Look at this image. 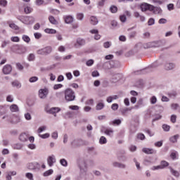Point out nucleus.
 Listing matches in <instances>:
<instances>
[{"label": "nucleus", "instance_id": "11", "mask_svg": "<svg viewBox=\"0 0 180 180\" xmlns=\"http://www.w3.org/2000/svg\"><path fill=\"white\" fill-rule=\"evenodd\" d=\"M2 71L5 75H8L11 74V72H12V65H4L2 69Z\"/></svg>", "mask_w": 180, "mask_h": 180}, {"label": "nucleus", "instance_id": "7", "mask_svg": "<svg viewBox=\"0 0 180 180\" xmlns=\"http://www.w3.org/2000/svg\"><path fill=\"white\" fill-rule=\"evenodd\" d=\"M27 168L31 171H39L40 169V165L37 162L29 163Z\"/></svg>", "mask_w": 180, "mask_h": 180}, {"label": "nucleus", "instance_id": "42", "mask_svg": "<svg viewBox=\"0 0 180 180\" xmlns=\"http://www.w3.org/2000/svg\"><path fill=\"white\" fill-rule=\"evenodd\" d=\"M117 158L120 161H122V162L127 161V157L126 155L118 156Z\"/></svg>", "mask_w": 180, "mask_h": 180}, {"label": "nucleus", "instance_id": "22", "mask_svg": "<svg viewBox=\"0 0 180 180\" xmlns=\"http://www.w3.org/2000/svg\"><path fill=\"white\" fill-rule=\"evenodd\" d=\"M179 139V134H176L174 136H172L169 138L170 143H173V144H175V143H178V139Z\"/></svg>", "mask_w": 180, "mask_h": 180}, {"label": "nucleus", "instance_id": "57", "mask_svg": "<svg viewBox=\"0 0 180 180\" xmlns=\"http://www.w3.org/2000/svg\"><path fill=\"white\" fill-rule=\"evenodd\" d=\"M167 20L165 18H160L158 20V23L159 25H165V23H167Z\"/></svg>", "mask_w": 180, "mask_h": 180}, {"label": "nucleus", "instance_id": "47", "mask_svg": "<svg viewBox=\"0 0 180 180\" xmlns=\"http://www.w3.org/2000/svg\"><path fill=\"white\" fill-rule=\"evenodd\" d=\"M110 11L112 13H116V12H117V7L115 6H111Z\"/></svg>", "mask_w": 180, "mask_h": 180}, {"label": "nucleus", "instance_id": "59", "mask_svg": "<svg viewBox=\"0 0 180 180\" xmlns=\"http://www.w3.org/2000/svg\"><path fill=\"white\" fill-rule=\"evenodd\" d=\"M69 109H71V110H79V106H78V105H70Z\"/></svg>", "mask_w": 180, "mask_h": 180}, {"label": "nucleus", "instance_id": "34", "mask_svg": "<svg viewBox=\"0 0 180 180\" xmlns=\"http://www.w3.org/2000/svg\"><path fill=\"white\" fill-rule=\"evenodd\" d=\"M24 12L27 15L29 13H32V12H33V8H32V7L30 6H26L24 8Z\"/></svg>", "mask_w": 180, "mask_h": 180}, {"label": "nucleus", "instance_id": "44", "mask_svg": "<svg viewBox=\"0 0 180 180\" xmlns=\"http://www.w3.org/2000/svg\"><path fill=\"white\" fill-rule=\"evenodd\" d=\"M176 155H178V152L175 150L172 152V153L170 154V157L173 160H176Z\"/></svg>", "mask_w": 180, "mask_h": 180}, {"label": "nucleus", "instance_id": "62", "mask_svg": "<svg viewBox=\"0 0 180 180\" xmlns=\"http://www.w3.org/2000/svg\"><path fill=\"white\" fill-rule=\"evenodd\" d=\"M6 101H7V102H10V103L13 102V96H12V95L7 96Z\"/></svg>", "mask_w": 180, "mask_h": 180}, {"label": "nucleus", "instance_id": "15", "mask_svg": "<svg viewBox=\"0 0 180 180\" xmlns=\"http://www.w3.org/2000/svg\"><path fill=\"white\" fill-rule=\"evenodd\" d=\"M56 162V156L51 155L47 158V164L49 167H53Z\"/></svg>", "mask_w": 180, "mask_h": 180}, {"label": "nucleus", "instance_id": "5", "mask_svg": "<svg viewBox=\"0 0 180 180\" xmlns=\"http://www.w3.org/2000/svg\"><path fill=\"white\" fill-rule=\"evenodd\" d=\"M127 18H131V12L129 11H125L124 12V14L120 16V20L122 23H124L127 20Z\"/></svg>", "mask_w": 180, "mask_h": 180}, {"label": "nucleus", "instance_id": "4", "mask_svg": "<svg viewBox=\"0 0 180 180\" xmlns=\"http://www.w3.org/2000/svg\"><path fill=\"white\" fill-rule=\"evenodd\" d=\"M39 98L40 99H46L49 95V89L47 88H44V89H40L39 90Z\"/></svg>", "mask_w": 180, "mask_h": 180}, {"label": "nucleus", "instance_id": "63", "mask_svg": "<svg viewBox=\"0 0 180 180\" xmlns=\"http://www.w3.org/2000/svg\"><path fill=\"white\" fill-rule=\"evenodd\" d=\"M111 109L113 110H117V109H119V104H117V103H113V104L111 105Z\"/></svg>", "mask_w": 180, "mask_h": 180}, {"label": "nucleus", "instance_id": "53", "mask_svg": "<svg viewBox=\"0 0 180 180\" xmlns=\"http://www.w3.org/2000/svg\"><path fill=\"white\" fill-rule=\"evenodd\" d=\"M137 139L139 140H145L146 139V136H144L143 134L140 133V134H137Z\"/></svg>", "mask_w": 180, "mask_h": 180}, {"label": "nucleus", "instance_id": "58", "mask_svg": "<svg viewBox=\"0 0 180 180\" xmlns=\"http://www.w3.org/2000/svg\"><path fill=\"white\" fill-rule=\"evenodd\" d=\"M94 60L90 59L86 61V65H87V67H91V65H94Z\"/></svg>", "mask_w": 180, "mask_h": 180}, {"label": "nucleus", "instance_id": "36", "mask_svg": "<svg viewBox=\"0 0 180 180\" xmlns=\"http://www.w3.org/2000/svg\"><path fill=\"white\" fill-rule=\"evenodd\" d=\"M50 13H52V15H60V11L58 9L54 8H49Z\"/></svg>", "mask_w": 180, "mask_h": 180}, {"label": "nucleus", "instance_id": "27", "mask_svg": "<svg viewBox=\"0 0 180 180\" xmlns=\"http://www.w3.org/2000/svg\"><path fill=\"white\" fill-rule=\"evenodd\" d=\"M17 54H23V53H26V48L23 46H17Z\"/></svg>", "mask_w": 180, "mask_h": 180}, {"label": "nucleus", "instance_id": "32", "mask_svg": "<svg viewBox=\"0 0 180 180\" xmlns=\"http://www.w3.org/2000/svg\"><path fill=\"white\" fill-rule=\"evenodd\" d=\"M168 165H169V163H168V162H167L165 160H162L160 162V167H161L162 169L167 168V167H168Z\"/></svg>", "mask_w": 180, "mask_h": 180}, {"label": "nucleus", "instance_id": "12", "mask_svg": "<svg viewBox=\"0 0 180 180\" xmlns=\"http://www.w3.org/2000/svg\"><path fill=\"white\" fill-rule=\"evenodd\" d=\"M150 12H153L154 15H162V9H161L160 7L154 6L153 5Z\"/></svg>", "mask_w": 180, "mask_h": 180}, {"label": "nucleus", "instance_id": "46", "mask_svg": "<svg viewBox=\"0 0 180 180\" xmlns=\"http://www.w3.org/2000/svg\"><path fill=\"white\" fill-rule=\"evenodd\" d=\"M148 47H158V44L156 41L148 43Z\"/></svg>", "mask_w": 180, "mask_h": 180}, {"label": "nucleus", "instance_id": "26", "mask_svg": "<svg viewBox=\"0 0 180 180\" xmlns=\"http://www.w3.org/2000/svg\"><path fill=\"white\" fill-rule=\"evenodd\" d=\"M10 110L12 112H19V107L18 106V105L16 104H12L10 106Z\"/></svg>", "mask_w": 180, "mask_h": 180}, {"label": "nucleus", "instance_id": "23", "mask_svg": "<svg viewBox=\"0 0 180 180\" xmlns=\"http://www.w3.org/2000/svg\"><path fill=\"white\" fill-rule=\"evenodd\" d=\"M11 85L13 88H17L18 89L22 88V84L18 80L12 82Z\"/></svg>", "mask_w": 180, "mask_h": 180}, {"label": "nucleus", "instance_id": "49", "mask_svg": "<svg viewBox=\"0 0 180 180\" xmlns=\"http://www.w3.org/2000/svg\"><path fill=\"white\" fill-rule=\"evenodd\" d=\"M39 136L41 139H49V137H50V134L46 133V134H39Z\"/></svg>", "mask_w": 180, "mask_h": 180}, {"label": "nucleus", "instance_id": "20", "mask_svg": "<svg viewBox=\"0 0 180 180\" xmlns=\"http://www.w3.org/2000/svg\"><path fill=\"white\" fill-rule=\"evenodd\" d=\"M133 109V108H122L120 110L121 114L122 115V116H127V113H129V112H131V110Z\"/></svg>", "mask_w": 180, "mask_h": 180}, {"label": "nucleus", "instance_id": "9", "mask_svg": "<svg viewBox=\"0 0 180 180\" xmlns=\"http://www.w3.org/2000/svg\"><path fill=\"white\" fill-rule=\"evenodd\" d=\"M165 70H166V71H171L172 70H174V68H175L176 65L175 63H171V62H166L165 63Z\"/></svg>", "mask_w": 180, "mask_h": 180}, {"label": "nucleus", "instance_id": "39", "mask_svg": "<svg viewBox=\"0 0 180 180\" xmlns=\"http://www.w3.org/2000/svg\"><path fill=\"white\" fill-rule=\"evenodd\" d=\"M122 123V121L120 120H115L112 122L110 123V124H113L114 126H119Z\"/></svg>", "mask_w": 180, "mask_h": 180}, {"label": "nucleus", "instance_id": "10", "mask_svg": "<svg viewBox=\"0 0 180 180\" xmlns=\"http://www.w3.org/2000/svg\"><path fill=\"white\" fill-rule=\"evenodd\" d=\"M112 166L114 168H120L121 169H126V167H127L125 164L116 162V161H114L112 162Z\"/></svg>", "mask_w": 180, "mask_h": 180}, {"label": "nucleus", "instance_id": "50", "mask_svg": "<svg viewBox=\"0 0 180 180\" xmlns=\"http://www.w3.org/2000/svg\"><path fill=\"white\" fill-rule=\"evenodd\" d=\"M84 19V13H79L77 14V20H82Z\"/></svg>", "mask_w": 180, "mask_h": 180}, {"label": "nucleus", "instance_id": "45", "mask_svg": "<svg viewBox=\"0 0 180 180\" xmlns=\"http://www.w3.org/2000/svg\"><path fill=\"white\" fill-rule=\"evenodd\" d=\"M37 81H39V77L36 76L32 77L29 79V82L31 83L37 82Z\"/></svg>", "mask_w": 180, "mask_h": 180}, {"label": "nucleus", "instance_id": "35", "mask_svg": "<svg viewBox=\"0 0 180 180\" xmlns=\"http://www.w3.org/2000/svg\"><path fill=\"white\" fill-rule=\"evenodd\" d=\"M45 32L49 33L50 34H56V33H57V31L56 30H53V29L46 28L45 30Z\"/></svg>", "mask_w": 180, "mask_h": 180}, {"label": "nucleus", "instance_id": "37", "mask_svg": "<svg viewBox=\"0 0 180 180\" xmlns=\"http://www.w3.org/2000/svg\"><path fill=\"white\" fill-rule=\"evenodd\" d=\"M169 169H170V172L174 175V176H179V172L178 171L174 170L172 169V167H169Z\"/></svg>", "mask_w": 180, "mask_h": 180}, {"label": "nucleus", "instance_id": "24", "mask_svg": "<svg viewBox=\"0 0 180 180\" xmlns=\"http://www.w3.org/2000/svg\"><path fill=\"white\" fill-rule=\"evenodd\" d=\"M120 78H122V75L120 74H115L114 75H112V78L111 79L112 82H117V81H119V79H120Z\"/></svg>", "mask_w": 180, "mask_h": 180}, {"label": "nucleus", "instance_id": "18", "mask_svg": "<svg viewBox=\"0 0 180 180\" xmlns=\"http://www.w3.org/2000/svg\"><path fill=\"white\" fill-rule=\"evenodd\" d=\"M19 140L22 143H25V141H27V140H29V134L26 133L21 134L19 136Z\"/></svg>", "mask_w": 180, "mask_h": 180}, {"label": "nucleus", "instance_id": "28", "mask_svg": "<svg viewBox=\"0 0 180 180\" xmlns=\"http://www.w3.org/2000/svg\"><path fill=\"white\" fill-rule=\"evenodd\" d=\"M99 21H98V18L95 16H91L90 17V23L93 25H98Z\"/></svg>", "mask_w": 180, "mask_h": 180}, {"label": "nucleus", "instance_id": "33", "mask_svg": "<svg viewBox=\"0 0 180 180\" xmlns=\"http://www.w3.org/2000/svg\"><path fill=\"white\" fill-rule=\"evenodd\" d=\"M53 172H54L53 169H50L44 172L43 174V176H50V175H53Z\"/></svg>", "mask_w": 180, "mask_h": 180}, {"label": "nucleus", "instance_id": "3", "mask_svg": "<svg viewBox=\"0 0 180 180\" xmlns=\"http://www.w3.org/2000/svg\"><path fill=\"white\" fill-rule=\"evenodd\" d=\"M18 20L24 23L25 25H33L34 23V18L32 16L20 17Z\"/></svg>", "mask_w": 180, "mask_h": 180}, {"label": "nucleus", "instance_id": "41", "mask_svg": "<svg viewBox=\"0 0 180 180\" xmlns=\"http://www.w3.org/2000/svg\"><path fill=\"white\" fill-rule=\"evenodd\" d=\"M9 27L13 29V30H19V27L15 23H9Z\"/></svg>", "mask_w": 180, "mask_h": 180}, {"label": "nucleus", "instance_id": "64", "mask_svg": "<svg viewBox=\"0 0 180 180\" xmlns=\"http://www.w3.org/2000/svg\"><path fill=\"white\" fill-rule=\"evenodd\" d=\"M25 176H26V178H27L28 179L33 180V174H32V173H27V174H25Z\"/></svg>", "mask_w": 180, "mask_h": 180}, {"label": "nucleus", "instance_id": "54", "mask_svg": "<svg viewBox=\"0 0 180 180\" xmlns=\"http://www.w3.org/2000/svg\"><path fill=\"white\" fill-rule=\"evenodd\" d=\"M155 23V20L154 18H150L148 21V26H153Z\"/></svg>", "mask_w": 180, "mask_h": 180}, {"label": "nucleus", "instance_id": "56", "mask_svg": "<svg viewBox=\"0 0 180 180\" xmlns=\"http://www.w3.org/2000/svg\"><path fill=\"white\" fill-rule=\"evenodd\" d=\"M46 129H47V127H46V126L40 127L37 130V133H39V134L42 133V131H44V130H46Z\"/></svg>", "mask_w": 180, "mask_h": 180}, {"label": "nucleus", "instance_id": "16", "mask_svg": "<svg viewBox=\"0 0 180 180\" xmlns=\"http://www.w3.org/2000/svg\"><path fill=\"white\" fill-rule=\"evenodd\" d=\"M142 152L145 154H157V150L153 148H143Z\"/></svg>", "mask_w": 180, "mask_h": 180}, {"label": "nucleus", "instance_id": "8", "mask_svg": "<svg viewBox=\"0 0 180 180\" xmlns=\"http://www.w3.org/2000/svg\"><path fill=\"white\" fill-rule=\"evenodd\" d=\"M103 67L104 70H110V68H115V62L110 60L103 63Z\"/></svg>", "mask_w": 180, "mask_h": 180}, {"label": "nucleus", "instance_id": "30", "mask_svg": "<svg viewBox=\"0 0 180 180\" xmlns=\"http://www.w3.org/2000/svg\"><path fill=\"white\" fill-rule=\"evenodd\" d=\"M105 108V103L103 102L98 103L96 105V110H102Z\"/></svg>", "mask_w": 180, "mask_h": 180}, {"label": "nucleus", "instance_id": "61", "mask_svg": "<svg viewBox=\"0 0 180 180\" xmlns=\"http://www.w3.org/2000/svg\"><path fill=\"white\" fill-rule=\"evenodd\" d=\"M110 46H112V43L109 42V41L104 42V44H103L104 49H109V47H110Z\"/></svg>", "mask_w": 180, "mask_h": 180}, {"label": "nucleus", "instance_id": "52", "mask_svg": "<svg viewBox=\"0 0 180 180\" xmlns=\"http://www.w3.org/2000/svg\"><path fill=\"white\" fill-rule=\"evenodd\" d=\"M60 163L63 165V167H67L68 165V163L65 159H61L60 160Z\"/></svg>", "mask_w": 180, "mask_h": 180}, {"label": "nucleus", "instance_id": "6", "mask_svg": "<svg viewBox=\"0 0 180 180\" xmlns=\"http://www.w3.org/2000/svg\"><path fill=\"white\" fill-rule=\"evenodd\" d=\"M141 12H147L149 11L150 12L151 9H153V5L148 4L147 3H142L140 5Z\"/></svg>", "mask_w": 180, "mask_h": 180}, {"label": "nucleus", "instance_id": "21", "mask_svg": "<svg viewBox=\"0 0 180 180\" xmlns=\"http://www.w3.org/2000/svg\"><path fill=\"white\" fill-rule=\"evenodd\" d=\"M113 133L114 131L112 128H106L104 130V134H106V136H108L109 137H113Z\"/></svg>", "mask_w": 180, "mask_h": 180}, {"label": "nucleus", "instance_id": "55", "mask_svg": "<svg viewBox=\"0 0 180 180\" xmlns=\"http://www.w3.org/2000/svg\"><path fill=\"white\" fill-rule=\"evenodd\" d=\"M170 122H172V123H176V115H171Z\"/></svg>", "mask_w": 180, "mask_h": 180}, {"label": "nucleus", "instance_id": "60", "mask_svg": "<svg viewBox=\"0 0 180 180\" xmlns=\"http://www.w3.org/2000/svg\"><path fill=\"white\" fill-rule=\"evenodd\" d=\"M162 129L165 131H169V129H171V127L165 124L162 125Z\"/></svg>", "mask_w": 180, "mask_h": 180}, {"label": "nucleus", "instance_id": "29", "mask_svg": "<svg viewBox=\"0 0 180 180\" xmlns=\"http://www.w3.org/2000/svg\"><path fill=\"white\" fill-rule=\"evenodd\" d=\"M49 20L50 23H51V25H58V21H57V20H56V18H54V16L53 15H50L49 17Z\"/></svg>", "mask_w": 180, "mask_h": 180}, {"label": "nucleus", "instance_id": "48", "mask_svg": "<svg viewBox=\"0 0 180 180\" xmlns=\"http://www.w3.org/2000/svg\"><path fill=\"white\" fill-rule=\"evenodd\" d=\"M22 40H24L25 43H30V37H29L27 35H22Z\"/></svg>", "mask_w": 180, "mask_h": 180}, {"label": "nucleus", "instance_id": "1", "mask_svg": "<svg viewBox=\"0 0 180 180\" xmlns=\"http://www.w3.org/2000/svg\"><path fill=\"white\" fill-rule=\"evenodd\" d=\"M77 166L79 169L80 176H84L86 174V169L88 168V165L86 164V160L84 158H80L78 160Z\"/></svg>", "mask_w": 180, "mask_h": 180}, {"label": "nucleus", "instance_id": "17", "mask_svg": "<svg viewBox=\"0 0 180 180\" xmlns=\"http://www.w3.org/2000/svg\"><path fill=\"white\" fill-rule=\"evenodd\" d=\"M63 20H65V23L70 25L74 22V17L72 15H64Z\"/></svg>", "mask_w": 180, "mask_h": 180}, {"label": "nucleus", "instance_id": "19", "mask_svg": "<svg viewBox=\"0 0 180 180\" xmlns=\"http://www.w3.org/2000/svg\"><path fill=\"white\" fill-rule=\"evenodd\" d=\"M85 39H82V38H78L76 41V44H75V47L77 49L78 46H85Z\"/></svg>", "mask_w": 180, "mask_h": 180}, {"label": "nucleus", "instance_id": "25", "mask_svg": "<svg viewBox=\"0 0 180 180\" xmlns=\"http://www.w3.org/2000/svg\"><path fill=\"white\" fill-rule=\"evenodd\" d=\"M12 148H13V150H22V148H23V144L20 143H14L12 145Z\"/></svg>", "mask_w": 180, "mask_h": 180}, {"label": "nucleus", "instance_id": "40", "mask_svg": "<svg viewBox=\"0 0 180 180\" xmlns=\"http://www.w3.org/2000/svg\"><path fill=\"white\" fill-rule=\"evenodd\" d=\"M6 113V108L0 105V116H2V115H5Z\"/></svg>", "mask_w": 180, "mask_h": 180}, {"label": "nucleus", "instance_id": "2", "mask_svg": "<svg viewBox=\"0 0 180 180\" xmlns=\"http://www.w3.org/2000/svg\"><path fill=\"white\" fill-rule=\"evenodd\" d=\"M64 94L66 102H72V101H75V92L70 88L66 89Z\"/></svg>", "mask_w": 180, "mask_h": 180}, {"label": "nucleus", "instance_id": "51", "mask_svg": "<svg viewBox=\"0 0 180 180\" xmlns=\"http://www.w3.org/2000/svg\"><path fill=\"white\" fill-rule=\"evenodd\" d=\"M150 103L152 105H155V103H157V97H155V96L150 98Z\"/></svg>", "mask_w": 180, "mask_h": 180}, {"label": "nucleus", "instance_id": "38", "mask_svg": "<svg viewBox=\"0 0 180 180\" xmlns=\"http://www.w3.org/2000/svg\"><path fill=\"white\" fill-rule=\"evenodd\" d=\"M100 144H106L108 143V139L105 136H101L99 139Z\"/></svg>", "mask_w": 180, "mask_h": 180}, {"label": "nucleus", "instance_id": "13", "mask_svg": "<svg viewBox=\"0 0 180 180\" xmlns=\"http://www.w3.org/2000/svg\"><path fill=\"white\" fill-rule=\"evenodd\" d=\"M61 111V108H58V107H53L51 108H50L49 110V113H50L51 115H53L56 117V116H57V113H58V112Z\"/></svg>", "mask_w": 180, "mask_h": 180}, {"label": "nucleus", "instance_id": "31", "mask_svg": "<svg viewBox=\"0 0 180 180\" xmlns=\"http://www.w3.org/2000/svg\"><path fill=\"white\" fill-rule=\"evenodd\" d=\"M44 51L45 53V56H47V55L50 54V53H51V51H53V48H51V46H46V47L44 48Z\"/></svg>", "mask_w": 180, "mask_h": 180}, {"label": "nucleus", "instance_id": "14", "mask_svg": "<svg viewBox=\"0 0 180 180\" xmlns=\"http://www.w3.org/2000/svg\"><path fill=\"white\" fill-rule=\"evenodd\" d=\"M134 16L136 19H139L140 22H146V17L140 14L139 11L134 12Z\"/></svg>", "mask_w": 180, "mask_h": 180}, {"label": "nucleus", "instance_id": "43", "mask_svg": "<svg viewBox=\"0 0 180 180\" xmlns=\"http://www.w3.org/2000/svg\"><path fill=\"white\" fill-rule=\"evenodd\" d=\"M35 58L36 56L33 53H30L27 57L28 61H34Z\"/></svg>", "mask_w": 180, "mask_h": 180}]
</instances>
